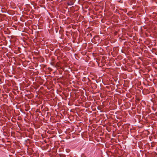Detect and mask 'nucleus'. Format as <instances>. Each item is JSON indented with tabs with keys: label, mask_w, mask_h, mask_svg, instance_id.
I'll return each instance as SVG.
<instances>
[{
	"label": "nucleus",
	"mask_w": 157,
	"mask_h": 157,
	"mask_svg": "<svg viewBox=\"0 0 157 157\" xmlns=\"http://www.w3.org/2000/svg\"><path fill=\"white\" fill-rule=\"evenodd\" d=\"M68 157H71V156H68Z\"/></svg>",
	"instance_id": "f257e3e1"
},
{
	"label": "nucleus",
	"mask_w": 157,
	"mask_h": 157,
	"mask_svg": "<svg viewBox=\"0 0 157 157\" xmlns=\"http://www.w3.org/2000/svg\"><path fill=\"white\" fill-rule=\"evenodd\" d=\"M37 110H38V109H37V110H36V112H37V111H38Z\"/></svg>",
	"instance_id": "f03ea898"
},
{
	"label": "nucleus",
	"mask_w": 157,
	"mask_h": 157,
	"mask_svg": "<svg viewBox=\"0 0 157 157\" xmlns=\"http://www.w3.org/2000/svg\"><path fill=\"white\" fill-rule=\"evenodd\" d=\"M1 81V79H0V82Z\"/></svg>",
	"instance_id": "7ed1b4c3"
}]
</instances>
